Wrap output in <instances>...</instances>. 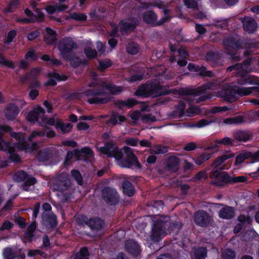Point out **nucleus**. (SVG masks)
Masks as SVG:
<instances>
[{
    "mask_svg": "<svg viewBox=\"0 0 259 259\" xmlns=\"http://www.w3.org/2000/svg\"><path fill=\"white\" fill-rule=\"evenodd\" d=\"M156 120L155 117L151 114H145L142 117V120L144 122H153L156 121Z\"/></svg>",
    "mask_w": 259,
    "mask_h": 259,
    "instance_id": "57",
    "label": "nucleus"
},
{
    "mask_svg": "<svg viewBox=\"0 0 259 259\" xmlns=\"http://www.w3.org/2000/svg\"><path fill=\"white\" fill-rule=\"evenodd\" d=\"M242 23H243V27L244 30L248 33H253L256 29L257 25L254 19L245 17L240 18Z\"/></svg>",
    "mask_w": 259,
    "mask_h": 259,
    "instance_id": "15",
    "label": "nucleus"
},
{
    "mask_svg": "<svg viewBox=\"0 0 259 259\" xmlns=\"http://www.w3.org/2000/svg\"><path fill=\"white\" fill-rule=\"evenodd\" d=\"M181 226V224L179 222L171 223L168 217H161L154 224L150 238L153 241H158L166 234L167 231L179 229Z\"/></svg>",
    "mask_w": 259,
    "mask_h": 259,
    "instance_id": "3",
    "label": "nucleus"
},
{
    "mask_svg": "<svg viewBox=\"0 0 259 259\" xmlns=\"http://www.w3.org/2000/svg\"><path fill=\"white\" fill-rule=\"evenodd\" d=\"M45 112V111L42 107H38L29 112L27 116V119L30 122H38L40 124L41 121H39V119H42Z\"/></svg>",
    "mask_w": 259,
    "mask_h": 259,
    "instance_id": "16",
    "label": "nucleus"
},
{
    "mask_svg": "<svg viewBox=\"0 0 259 259\" xmlns=\"http://www.w3.org/2000/svg\"><path fill=\"white\" fill-rule=\"evenodd\" d=\"M250 65V60H246L244 61V64L237 63L227 68V71L228 72H231L232 71H235L236 73L240 74L241 76H243L244 73H246L250 70L249 68Z\"/></svg>",
    "mask_w": 259,
    "mask_h": 259,
    "instance_id": "14",
    "label": "nucleus"
},
{
    "mask_svg": "<svg viewBox=\"0 0 259 259\" xmlns=\"http://www.w3.org/2000/svg\"><path fill=\"white\" fill-rule=\"evenodd\" d=\"M57 119H56L54 117H51V118H47L45 116L44 114L41 120L40 124H49L50 125H55L56 123Z\"/></svg>",
    "mask_w": 259,
    "mask_h": 259,
    "instance_id": "46",
    "label": "nucleus"
},
{
    "mask_svg": "<svg viewBox=\"0 0 259 259\" xmlns=\"http://www.w3.org/2000/svg\"><path fill=\"white\" fill-rule=\"evenodd\" d=\"M52 155V151L50 149H44L40 151L37 158L39 161H46L48 160Z\"/></svg>",
    "mask_w": 259,
    "mask_h": 259,
    "instance_id": "34",
    "label": "nucleus"
},
{
    "mask_svg": "<svg viewBox=\"0 0 259 259\" xmlns=\"http://www.w3.org/2000/svg\"><path fill=\"white\" fill-rule=\"evenodd\" d=\"M70 17L77 21H84L87 19V16L82 13H73Z\"/></svg>",
    "mask_w": 259,
    "mask_h": 259,
    "instance_id": "54",
    "label": "nucleus"
},
{
    "mask_svg": "<svg viewBox=\"0 0 259 259\" xmlns=\"http://www.w3.org/2000/svg\"><path fill=\"white\" fill-rule=\"evenodd\" d=\"M42 219L46 225L54 227L57 224L56 217L54 214H47L46 212H42Z\"/></svg>",
    "mask_w": 259,
    "mask_h": 259,
    "instance_id": "26",
    "label": "nucleus"
},
{
    "mask_svg": "<svg viewBox=\"0 0 259 259\" xmlns=\"http://www.w3.org/2000/svg\"><path fill=\"white\" fill-rule=\"evenodd\" d=\"M220 205H223V207L219 212V215L221 218L223 219L229 220L234 217L235 214V210L234 207L221 204Z\"/></svg>",
    "mask_w": 259,
    "mask_h": 259,
    "instance_id": "17",
    "label": "nucleus"
},
{
    "mask_svg": "<svg viewBox=\"0 0 259 259\" xmlns=\"http://www.w3.org/2000/svg\"><path fill=\"white\" fill-rule=\"evenodd\" d=\"M87 225L94 231L102 230L104 227V221L100 218L90 219L87 222Z\"/></svg>",
    "mask_w": 259,
    "mask_h": 259,
    "instance_id": "19",
    "label": "nucleus"
},
{
    "mask_svg": "<svg viewBox=\"0 0 259 259\" xmlns=\"http://www.w3.org/2000/svg\"><path fill=\"white\" fill-rule=\"evenodd\" d=\"M201 112L199 107L195 106L189 107L185 111V115L187 116H192Z\"/></svg>",
    "mask_w": 259,
    "mask_h": 259,
    "instance_id": "37",
    "label": "nucleus"
},
{
    "mask_svg": "<svg viewBox=\"0 0 259 259\" xmlns=\"http://www.w3.org/2000/svg\"><path fill=\"white\" fill-rule=\"evenodd\" d=\"M46 133V130H44L41 131H34L32 133L31 136L29 138V140L30 141L33 138H35L36 136L43 137L45 135Z\"/></svg>",
    "mask_w": 259,
    "mask_h": 259,
    "instance_id": "61",
    "label": "nucleus"
},
{
    "mask_svg": "<svg viewBox=\"0 0 259 259\" xmlns=\"http://www.w3.org/2000/svg\"><path fill=\"white\" fill-rule=\"evenodd\" d=\"M88 86L90 87H97L98 88H101L97 91L89 90L85 93L87 96H93L92 98L88 100V102L91 104H104L108 102L110 100V97L105 90H108L113 94H119L122 90L121 87H116L112 84L105 82H97L96 81H93L89 83Z\"/></svg>",
    "mask_w": 259,
    "mask_h": 259,
    "instance_id": "2",
    "label": "nucleus"
},
{
    "mask_svg": "<svg viewBox=\"0 0 259 259\" xmlns=\"http://www.w3.org/2000/svg\"><path fill=\"white\" fill-rule=\"evenodd\" d=\"M45 42L48 45H52L56 41V32L50 28H46V34L44 36Z\"/></svg>",
    "mask_w": 259,
    "mask_h": 259,
    "instance_id": "28",
    "label": "nucleus"
},
{
    "mask_svg": "<svg viewBox=\"0 0 259 259\" xmlns=\"http://www.w3.org/2000/svg\"><path fill=\"white\" fill-rule=\"evenodd\" d=\"M72 124L69 123H64L62 120L57 118L56 127L60 128L63 134L68 133L72 128Z\"/></svg>",
    "mask_w": 259,
    "mask_h": 259,
    "instance_id": "31",
    "label": "nucleus"
},
{
    "mask_svg": "<svg viewBox=\"0 0 259 259\" xmlns=\"http://www.w3.org/2000/svg\"><path fill=\"white\" fill-rule=\"evenodd\" d=\"M251 135L247 132L238 131L234 133V139L239 142H246L250 139Z\"/></svg>",
    "mask_w": 259,
    "mask_h": 259,
    "instance_id": "29",
    "label": "nucleus"
},
{
    "mask_svg": "<svg viewBox=\"0 0 259 259\" xmlns=\"http://www.w3.org/2000/svg\"><path fill=\"white\" fill-rule=\"evenodd\" d=\"M58 47L61 54L64 55L76 49L77 46L71 37H65L59 41Z\"/></svg>",
    "mask_w": 259,
    "mask_h": 259,
    "instance_id": "12",
    "label": "nucleus"
},
{
    "mask_svg": "<svg viewBox=\"0 0 259 259\" xmlns=\"http://www.w3.org/2000/svg\"><path fill=\"white\" fill-rule=\"evenodd\" d=\"M246 181H247V178L245 176L231 177V183H241Z\"/></svg>",
    "mask_w": 259,
    "mask_h": 259,
    "instance_id": "59",
    "label": "nucleus"
},
{
    "mask_svg": "<svg viewBox=\"0 0 259 259\" xmlns=\"http://www.w3.org/2000/svg\"><path fill=\"white\" fill-rule=\"evenodd\" d=\"M179 159L176 156L169 157L167 160L166 170L171 172L177 171L179 168Z\"/></svg>",
    "mask_w": 259,
    "mask_h": 259,
    "instance_id": "21",
    "label": "nucleus"
},
{
    "mask_svg": "<svg viewBox=\"0 0 259 259\" xmlns=\"http://www.w3.org/2000/svg\"><path fill=\"white\" fill-rule=\"evenodd\" d=\"M247 82H249V83L250 84H258V86L257 87H253V88H256V89H254L253 90V93L254 92H259V83H257V82H254L252 80H248V79H244V78H241V79H240L239 80H238V83L239 84H244Z\"/></svg>",
    "mask_w": 259,
    "mask_h": 259,
    "instance_id": "53",
    "label": "nucleus"
},
{
    "mask_svg": "<svg viewBox=\"0 0 259 259\" xmlns=\"http://www.w3.org/2000/svg\"><path fill=\"white\" fill-rule=\"evenodd\" d=\"M14 179L17 182L25 181V186L24 189L26 191H28L27 186L32 185L36 183V180L34 178H28L27 174L23 171L20 170L16 172L14 176Z\"/></svg>",
    "mask_w": 259,
    "mask_h": 259,
    "instance_id": "13",
    "label": "nucleus"
},
{
    "mask_svg": "<svg viewBox=\"0 0 259 259\" xmlns=\"http://www.w3.org/2000/svg\"><path fill=\"white\" fill-rule=\"evenodd\" d=\"M125 247L133 255H138L140 252L138 244L133 240H127L125 243Z\"/></svg>",
    "mask_w": 259,
    "mask_h": 259,
    "instance_id": "22",
    "label": "nucleus"
},
{
    "mask_svg": "<svg viewBox=\"0 0 259 259\" xmlns=\"http://www.w3.org/2000/svg\"><path fill=\"white\" fill-rule=\"evenodd\" d=\"M74 151L77 155H79L80 154V153H82L84 154L85 156H87L88 158L92 157H93L94 155L93 151L90 148L88 147L82 148L80 150V151L76 149L74 150Z\"/></svg>",
    "mask_w": 259,
    "mask_h": 259,
    "instance_id": "38",
    "label": "nucleus"
},
{
    "mask_svg": "<svg viewBox=\"0 0 259 259\" xmlns=\"http://www.w3.org/2000/svg\"><path fill=\"white\" fill-rule=\"evenodd\" d=\"M3 255L5 259H14L16 253L12 248L7 247L4 250Z\"/></svg>",
    "mask_w": 259,
    "mask_h": 259,
    "instance_id": "40",
    "label": "nucleus"
},
{
    "mask_svg": "<svg viewBox=\"0 0 259 259\" xmlns=\"http://www.w3.org/2000/svg\"><path fill=\"white\" fill-rule=\"evenodd\" d=\"M212 155V153L204 152L197 157L195 162L197 165H201L203 162L208 160Z\"/></svg>",
    "mask_w": 259,
    "mask_h": 259,
    "instance_id": "35",
    "label": "nucleus"
},
{
    "mask_svg": "<svg viewBox=\"0 0 259 259\" xmlns=\"http://www.w3.org/2000/svg\"><path fill=\"white\" fill-rule=\"evenodd\" d=\"M118 28L122 35L126 34L133 30L135 24H132L127 21H121L118 24Z\"/></svg>",
    "mask_w": 259,
    "mask_h": 259,
    "instance_id": "25",
    "label": "nucleus"
},
{
    "mask_svg": "<svg viewBox=\"0 0 259 259\" xmlns=\"http://www.w3.org/2000/svg\"><path fill=\"white\" fill-rule=\"evenodd\" d=\"M121 105L126 106L128 107H132L136 104L137 102L134 99H128L126 101H121Z\"/></svg>",
    "mask_w": 259,
    "mask_h": 259,
    "instance_id": "58",
    "label": "nucleus"
},
{
    "mask_svg": "<svg viewBox=\"0 0 259 259\" xmlns=\"http://www.w3.org/2000/svg\"><path fill=\"white\" fill-rule=\"evenodd\" d=\"M197 144L195 142H190L187 144L184 147V149L186 151H191L194 150L197 148Z\"/></svg>",
    "mask_w": 259,
    "mask_h": 259,
    "instance_id": "64",
    "label": "nucleus"
},
{
    "mask_svg": "<svg viewBox=\"0 0 259 259\" xmlns=\"http://www.w3.org/2000/svg\"><path fill=\"white\" fill-rule=\"evenodd\" d=\"M0 64L5 65L11 68L15 67L13 62L11 60L6 59L2 54H0Z\"/></svg>",
    "mask_w": 259,
    "mask_h": 259,
    "instance_id": "48",
    "label": "nucleus"
},
{
    "mask_svg": "<svg viewBox=\"0 0 259 259\" xmlns=\"http://www.w3.org/2000/svg\"><path fill=\"white\" fill-rule=\"evenodd\" d=\"M170 11L167 9H163L164 16L158 19L156 13L153 11H147L143 15V20L146 23L153 27L160 26L168 22L171 17Z\"/></svg>",
    "mask_w": 259,
    "mask_h": 259,
    "instance_id": "7",
    "label": "nucleus"
},
{
    "mask_svg": "<svg viewBox=\"0 0 259 259\" xmlns=\"http://www.w3.org/2000/svg\"><path fill=\"white\" fill-rule=\"evenodd\" d=\"M102 196L104 200L110 205L116 204L119 200L116 191L110 187H106L102 190Z\"/></svg>",
    "mask_w": 259,
    "mask_h": 259,
    "instance_id": "11",
    "label": "nucleus"
},
{
    "mask_svg": "<svg viewBox=\"0 0 259 259\" xmlns=\"http://www.w3.org/2000/svg\"><path fill=\"white\" fill-rule=\"evenodd\" d=\"M48 76L49 77V80L47 83H46V85L53 86L56 84L57 80H65L67 79V77L66 76L61 77L56 72L50 73Z\"/></svg>",
    "mask_w": 259,
    "mask_h": 259,
    "instance_id": "27",
    "label": "nucleus"
},
{
    "mask_svg": "<svg viewBox=\"0 0 259 259\" xmlns=\"http://www.w3.org/2000/svg\"><path fill=\"white\" fill-rule=\"evenodd\" d=\"M36 224L33 222L28 227L26 232V236L28 238H31L33 236V233L36 229Z\"/></svg>",
    "mask_w": 259,
    "mask_h": 259,
    "instance_id": "50",
    "label": "nucleus"
},
{
    "mask_svg": "<svg viewBox=\"0 0 259 259\" xmlns=\"http://www.w3.org/2000/svg\"><path fill=\"white\" fill-rule=\"evenodd\" d=\"M224 44L227 53L232 55V59L235 61H239L241 60V57L239 56H234L235 54L231 51V49H232L236 50L240 48L241 42L238 37H230L227 38L224 40Z\"/></svg>",
    "mask_w": 259,
    "mask_h": 259,
    "instance_id": "8",
    "label": "nucleus"
},
{
    "mask_svg": "<svg viewBox=\"0 0 259 259\" xmlns=\"http://www.w3.org/2000/svg\"><path fill=\"white\" fill-rule=\"evenodd\" d=\"M174 90H167L165 87L156 83H148L141 85L135 92L136 96L153 98L174 93Z\"/></svg>",
    "mask_w": 259,
    "mask_h": 259,
    "instance_id": "4",
    "label": "nucleus"
},
{
    "mask_svg": "<svg viewBox=\"0 0 259 259\" xmlns=\"http://www.w3.org/2000/svg\"><path fill=\"white\" fill-rule=\"evenodd\" d=\"M70 185V181L66 174H59L53 180V187L55 190L61 192H67L66 194H62L60 196L62 201H67L71 196Z\"/></svg>",
    "mask_w": 259,
    "mask_h": 259,
    "instance_id": "6",
    "label": "nucleus"
},
{
    "mask_svg": "<svg viewBox=\"0 0 259 259\" xmlns=\"http://www.w3.org/2000/svg\"><path fill=\"white\" fill-rule=\"evenodd\" d=\"M216 142L220 144L230 145H233L234 140L228 137H226L221 140L217 141Z\"/></svg>",
    "mask_w": 259,
    "mask_h": 259,
    "instance_id": "56",
    "label": "nucleus"
},
{
    "mask_svg": "<svg viewBox=\"0 0 259 259\" xmlns=\"http://www.w3.org/2000/svg\"><path fill=\"white\" fill-rule=\"evenodd\" d=\"M31 78L29 73H26L24 75H22L20 77V82L21 83L24 84L27 83L30 81Z\"/></svg>",
    "mask_w": 259,
    "mask_h": 259,
    "instance_id": "60",
    "label": "nucleus"
},
{
    "mask_svg": "<svg viewBox=\"0 0 259 259\" xmlns=\"http://www.w3.org/2000/svg\"><path fill=\"white\" fill-rule=\"evenodd\" d=\"M84 53L86 56L90 59L94 58L97 54V51L90 47H87L84 49Z\"/></svg>",
    "mask_w": 259,
    "mask_h": 259,
    "instance_id": "47",
    "label": "nucleus"
},
{
    "mask_svg": "<svg viewBox=\"0 0 259 259\" xmlns=\"http://www.w3.org/2000/svg\"><path fill=\"white\" fill-rule=\"evenodd\" d=\"M211 122H212V121L211 120H208L207 119H203L200 120V121L197 122L194 125H192V126H196L198 127H201L207 125Z\"/></svg>",
    "mask_w": 259,
    "mask_h": 259,
    "instance_id": "63",
    "label": "nucleus"
},
{
    "mask_svg": "<svg viewBox=\"0 0 259 259\" xmlns=\"http://www.w3.org/2000/svg\"><path fill=\"white\" fill-rule=\"evenodd\" d=\"M207 178V174L205 171L202 170L198 172L193 178L194 181H200Z\"/></svg>",
    "mask_w": 259,
    "mask_h": 259,
    "instance_id": "55",
    "label": "nucleus"
},
{
    "mask_svg": "<svg viewBox=\"0 0 259 259\" xmlns=\"http://www.w3.org/2000/svg\"><path fill=\"white\" fill-rule=\"evenodd\" d=\"M0 150L8 151L9 153H12L14 150V148L10 146L9 142L0 139Z\"/></svg>",
    "mask_w": 259,
    "mask_h": 259,
    "instance_id": "42",
    "label": "nucleus"
},
{
    "mask_svg": "<svg viewBox=\"0 0 259 259\" xmlns=\"http://www.w3.org/2000/svg\"><path fill=\"white\" fill-rule=\"evenodd\" d=\"M126 50L129 54L135 55L139 52V46L137 43L131 42L128 44Z\"/></svg>",
    "mask_w": 259,
    "mask_h": 259,
    "instance_id": "39",
    "label": "nucleus"
},
{
    "mask_svg": "<svg viewBox=\"0 0 259 259\" xmlns=\"http://www.w3.org/2000/svg\"><path fill=\"white\" fill-rule=\"evenodd\" d=\"M126 120L125 116L119 114L118 113H112L111 115L110 118L106 121L108 124H112L115 125L116 124H121L122 122Z\"/></svg>",
    "mask_w": 259,
    "mask_h": 259,
    "instance_id": "24",
    "label": "nucleus"
},
{
    "mask_svg": "<svg viewBox=\"0 0 259 259\" xmlns=\"http://www.w3.org/2000/svg\"><path fill=\"white\" fill-rule=\"evenodd\" d=\"M211 179H214L211 184L218 186H223L225 184L231 183V176L224 171L212 170L209 174Z\"/></svg>",
    "mask_w": 259,
    "mask_h": 259,
    "instance_id": "9",
    "label": "nucleus"
},
{
    "mask_svg": "<svg viewBox=\"0 0 259 259\" xmlns=\"http://www.w3.org/2000/svg\"><path fill=\"white\" fill-rule=\"evenodd\" d=\"M111 64V62L109 59L99 60L98 69L101 71H103L105 69L110 67Z\"/></svg>",
    "mask_w": 259,
    "mask_h": 259,
    "instance_id": "44",
    "label": "nucleus"
},
{
    "mask_svg": "<svg viewBox=\"0 0 259 259\" xmlns=\"http://www.w3.org/2000/svg\"><path fill=\"white\" fill-rule=\"evenodd\" d=\"M199 74L203 76L211 77L213 75V73L210 71L206 70V68L204 67H202L199 71Z\"/></svg>",
    "mask_w": 259,
    "mask_h": 259,
    "instance_id": "62",
    "label": "nucleus"
},
{
    "mask_svg": "<svg viewBox=\"0 0 259 259\" xmlns=\"http://www.w3.org/2000/svg\"><path fill=\"white\" fill-rule=\"evenodd\" d=\"M234 156L233 154H225L217 158H216L211 164L212 170L219 171V169H222L224 167L223 163L227 159Z\"/></svg>",
    "mask_w": 259,
    "mask_h": 259,
    "instance_id": "18",
    "label": "nucleus"
},
{
    "mask_svg": "<svg viewBox=\"0 0 259 259\" xmlns=\"http://www.w3.org/2000/svg\"><path fill=\"white\" fill-rule=\"evenodd\" d=\"M193 218L195 223L202 227L208 226L212 221L211 215L203 210H199L195 212Z\"/></svg>",
    "mask_w": 259,
    "mask_h": 259,
    "instance_id": "10",
    "label": "nucleus"
},
{
    "mask_svg": "<svg viewBox=\"0 0 259 259\" xmlns=\"http://www.w3.org/2000/svg\"><path fill=\"white\" fill-rule=\"evenodd\" d=\"M75 221L78 225H83L84 224L87 225L89 220L85 215L78 214L75 216Z\"/></svg>",
    "mask_w": 259,
    "mask_h": 259,
    "instance_id": "51",
    "label": "nucleus"
},
{
    "mask_svg": "<svg viewBox=\"0 0 259 259\" xmlns=\"http://www.w3.org/2000/svg\"><path fill=\"white\" fill-rule=\"evenodd\" d=\"M186 104L183 102H180L178 105L175 106V110L171 112L170 116L172 118H180L185 114V109Z\"/></svg>",
    "mask_w": 259,
    "mask_h": 259,
    "instance_id": "23",
    "label": "nucleus"
},
{
    "mask_svg": "<svg viewBox=\"0 0 259 259\" xmlns=\"http://www.w3.org/2000/svg\"><path fill=\"white\" fill-rule=\"evenodd\" d=\"M235 256L234 251L230 249H225L222 254V259H234Z\"/></svg>",
    "mask_w": 259,
    "mask_h": 259,
    "instance_id": "43",
    "label": "nucleus"
},
{
    "mask_svg": "<svg viewBox=\"0 0 259 259\" xmlns=\"http://www.w3.org/2000/svg\"><path fill=\"white\" fill-rule=\"evenodd\" d=\"M251 155H252V153L251 152H243L237 156L235 162L236 164H240L247 158L251 157Z\"/></svg>",
    "mask_w": 259,
    "mask_h": 259,
    "instance_id": "41",
    "label": "nucleus"
},
{
    "mask_svg": "<svg viewBox=\"0 0 259 259\" xmlns=\"http://www.w3.org/2000/svg\"><path fill=\"white\" fill-rule=\"evenodd\" d=\"M255 88H244L232 86L229 84L224 85L223 89L217 92V95L224 98L226 101L231 102L235 98L236 94L241 96H245L253 93Z\"/></svg>",
    "mask_w": 259,
    "mask_h": 259,
    "instance_id": "5",
    "label": "nucleus"
},
{
    "mask_svg": "<svg viewBox=\"0 0 259 259\" xmlns=\"http://www.w3.org/2000/svg\"><path fill=\"white\" fill-rule=\"evenodd\" d=\"M89 255L88 248L83 247L75 254L74 259H89Z\"/></svg>",
    "mask_w": 259,
    "mask_h": 259,
    "instance_id": "36",
    "label": "nucleus"
},
{
    "mask_svg": "<svg viewBox=\"0 0 259 259\" xmlns=\"http://www.w3.org/2000/svg\"><path fill=\"white\" fill-rule=\"evenodd\" d=\"M184 4L188 8L197 9L198 3L196 0H184Z\"/></svg>",
    "mask_w": 259,
    "mask_h": 259,
    "instance_id": "52",
    "label": "nucleus"
},
{
    "mask_svg": "<svg viewBox=\"0 0 259 259\" xmlns=\"http://www.w3.org/2000/svg\"><path fill=\"white\" fill-rule=\"evenodd\" d=\"M18 113V108L14 104H10L6 106L4 111L6 118L10 120L15 119Z\"/></svg>",
    "mask_w": 259,
    "mask_h": 259,
    "instance_id": "20",
    "label": "nucleus"
},
{
    "mask_svg": "<svg viewBox=\"0 0 259 259\" xmlns=\"http://www.w3.org/2000/svg\"><path fill=\"white\" fill-rule=\"evenodd\" d=\"M122 188L123 192L128 196H132L135 193V189L132 184L127 180L122 182Z\"/></svg>",
    "mask_w": 259,
    "mask_h": 259,
    "instance_id": "30",
    "label": "nucleus"
},
{
    "mask_svg": "<svg viewBox=\"0 0 259 259\" xmlns=\"http://www.w3.org/2000/svg\"><path fill=\"white\" fill-rule=\"evenodd\" d=\"M168 151V147L161 145H155L150 149V152L154 154H163Z\"/></svg>",
    "mask_w": 259,
    "mask_h": 259,
    "instance_id": "32",
    "label": "nucleus"
},
{
    "mask_svg": "<svg viewBox=\"0 0 259 259\" xmlns=\"http://www.w3.org/2000/svg\"><path fill=\"white\" fill-rule=\"evenodd\" d=\"M124 154L120 151L115 144L107 142L104 146L100 147L99 151L109 157H114L117 164L122 167L130 168L135 166L141 168V165L134 153L133 150L128 147L123 148Z\"/></svg>",
    "mask_w": 259,
    "mask_h": 259,
    "instance_id": "1",
    "label": "nucleus"
},
{
    "mask_svg": "<svg viewBox=\"0 0 259 259\" xmlns=\"http://www.w3.org/2000/svg\"><path fill=\"white\" fill-rule=\"evenodd\" d=\"M195 259H205L207 256V249L204 247H199L194 250Z\"/></svg>",
    "mask_w": 259,
    "mask_h": 259,
    "instance_id": "33",
    "label": "nucleus"
},
{
    "mask_svg": "<svg viewBox=\"0 0 259 259\" xmlns=\"http://www.w3.org/2000/svg\"><path fill=\"white\" fill-rule=\"evenodd\" d=\"M71 174L78 184L81 185L82 184L83 179L79 171L72 170L71 171Z\"/></svg>",
    "mask_w": 259,
    "mask_h": 259,
    "instance_id": "49",
    "label": "nucleus"
},
{
    "mask_svg": "<svg viewBox=\"0 0 259 259\" xmlns=\"http://www.w3.org/2000/svg\"><path fill=\"white\" fill-rule=\"evenodd\" d=\"M243 121V119L242 117L237 116L226 118L224 120V122L227 124H238L242 123Z\"/></svg>",
    "mask_w": 259,
    "mask_h": 259,
    "instance_id": "45",
    "label": "nucleus"
}]
</instances>
